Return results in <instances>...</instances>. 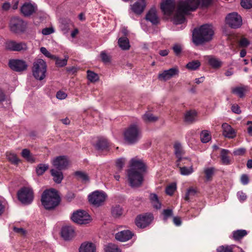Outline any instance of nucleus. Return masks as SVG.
I'll list each match as a JSON object with an SVG mask.
<instances>
[{"label": "nucleus", "instance_id": "obj_1", "mask_svg": "<svg viewBox=\"0 0 252 252\" xmlns=\"http://www.w3.org/2000/svg\"><path fill=\"white\" fill-rule=\"evenodd\" d=\"M213 1V0H179L175 4L174 0H162L160 8L165 15H174L173 23L178 25L183 23L185 21V15L196 9L200 4L203 6H206Z\"/></svg>", "mask_w": 252, "mask_h": 252}, {"label": "nucleus", "instance_id": "obj_2", "mask_svg": "<svg viewBox=\"0 0 252 252\" xmlns=\"http://www.w3.org/2000/svg\"><path fill=\"white\" fill-rule=\"evenodd\" d=\"M129 167L127 170L129 184L132 188L139 187L144 180L143 173L145 171V165L141 159L135 157L130 160Z\"/></svg>", "mask_w": 252, "mask_h": 252}, {"label": "nucleus", "instance_id": "obj_3", "mask_svg": "<svg viewBox=\"0 0 252 252\" xmlns=\"http://www.w3.org/2000/svg\"><path fill=\"white\" fill-rule=\"evenodd\" d=\"M213 27L209 25H204L198 29H195L192 33V40L196 45L208 42L212 39L214 35Z\"/></svg>", "mask_w": 252, "mask_h": 252}, {"label": "nucleus", "instance_id": "obj_4", "mask_svg": "<svg viewBox=\"0 0 252 252\" xmlns=\"http://www.w3.org/2000/svg\"><path fill=\"white\" fill-rule=\"evenodd\" d=\"M41 201L45 209L52 210L59 205L60 199L57 191L54 189H50L43 192Z\"/></svg>", "mask_w": 252, "mask_h": 252}, {"label": "nucleus", "instance_id": "obj_5", "mask_svg": "<svg viewBox=\"0 0 252 252\" xmlns=\"http://www.w3.org/2000/svg\"><path fill=\"white\" fill-rule=\"evenodd\" d=\"M124 137L126 143L133 144L137 142L141 138V131L137 125L132 124L125 129Z\"/></svg>", "mask_w": 252, "mask_h": 252}, {"label": "nucleus", "instance_id": "obj_6", "mask_svg": "<svg viewBox=\"0 0 252 252\" xmlns=\"http://www.w3.org/2000/svg\"><path fill=\"white\" fill-rule=\"evenodd\" d=\"M46 63L42 59L35 60L33 63L32 73L34 77L38 80H42L46 76L47 72Z\"/></svg>", "mask_w": 252, "mask_h": 252}, {"label": "nucleus", "instance_id": "obj_7", "mask_svg": "<svg viewBox=\"0 0 252 252\" xmlns=\"http://www.w3.org/2000/svg\"><path fill=\"white\" fill-rule=\"evenodd\" d=\"M107 197L106 194L104 191L95 190L88 195V200L91 204L99 207L103 204Z\"/></svg>", "mask_w": 252, "mask_h": 252}, {"label": "nucleus", "instance_id": "obj_8", "mask_svg": "<svg viewBox=\"0 0 252 252\" xmlns=\"http://www.w3.org/2000/svg\"><path fill=\"white\" fill-rule=\"evenodd\" d=\"M17 197L22 203L30 204L33 199L32 189L30 187H23L18 191Z\"/></svg>", "mask_w": 252, "mask_h": 252}, {"label": "nucleus", "instance_id": "obj_9", "mask_svg": "<svg viewBox=\"0 0 252 252\" xmlns=\"http://www.w3.org/2000/svg\"><path fill=\"white\" fill-rule=\"evenodd\" d=\"M27 28V23L22 19L18 17L11 18L10 22V28L12 32L15 33L24 32Z\"/></svg>", "mask_w": 252, "mask_h": 252}, {"label": "nucleus", "instance_id": "obj_10", "mask_svg": "<svg viewBox=\"0 0 252 252\" xmlns=\"http://www.w3.org/2000/svg\"><path fill=\"white\" fill-rule=\"evenodd\" d=\"M52 164L55 169L62 170L66 169L69 164V160L66 156H60L52 160Z\"/></svg>", "mask_w": 252, "mask_h": 252}, {"label": "nucleus", "instance_id": "obj_11", "mask_svg": "<svg viewBox=\"0 0 252 252\" xmlns=\"http://www.w3.org/2000/svg\"><path fill=\"white\" fill-rule=\"evenodd\" d=\"M226 22L231 28H238L242 25V19L237 13L233 12L226 16Z\"/></svg>", "mask_w": 252, "mask_h": 252}, {"label": "nucleus", "instance_id": "obj_12", "mask_svg": "<svg viewBox=\"0 0 252 252\" xmlns=\"http://www.w3.org/2000/svg\"><path fill=\"white\" fill-rule=\"evenodd\" d=\"M179 70L177 67L163 70L158 75V79L160 81H166L172 77L178 75Z\"/></svg>", "mask_w": 252, "mask_h": 252}, {"label": "nucleus", "instance_id": "obj_13", "mask_svg": "<svg viewBox=\"0 0 252 252\" xmlns=\"http://www.w3.org/2000/svg\"><path fill=\"white\" fill-rule=\"evenodd\" d=\"M5 48L7 50L13 51H25L27 50L28 47L26 43L22 42H16L9 41L5 43Z\"/></svg>", "mask_w": 252, "mask_h": 252}, {"label": "nucleus", "instance_id": "obj_14", "mask_svg": "<svg viewBox=\"0 0 252 252\" xmlns=\"http://www.w3.org/2000/svg\"><path fill=\"white\" fill-rule=\"evenodd\" d=\"M153 219V217L150 214L139 216L136 219L135 223L138 227L144 228L152 222Z\"/></svg>", "mask_w": 252, "mask_h": 252}, {"label": "nucleus", "instance_id": "obj_15", "mask_svg": "<svg viewBox=\"0 0 252 252\" xmlns=\"http://www.w3.org/2000/svg\"><path fill=\"white\" fill-rule=\"evenodd\" d=\"M61 235L65 241L71 240L75 235L74 228L70 225L63 226L61 228Z\"/></svg>", "mask_w": 252, "mask_h": 252}, {"label": "nucleus", "instance_id": "obj_16", "mask_svg": "<svg viewBox=\"0 0 252 252\" xmlns=\"http://www.w3.org/2000/svg\"><path fill=\"white\" fill-rule=\"evenodd\" d=\"M10 67L16 71H22L25 70L27 68L26 63L21 60H12L9 62Z\"/></svg>", "mask_w": 252, "mask_h": 252}, {"label": "nucleus", "instance_id": "obj_17", "mask_svg": "<svg viewBox=\"0 0 252 252\" xmlns=\"http://www.w3.org/2000/svg\"><path fill=\"white\" fill-rule=\"evenodd\" d=\"M174 153L178 158L177 162L180 161L188 160L190 161V158H182V156L184 154L185 152L183 149L181 144L179 142H175L174 144Z\"/></svg>", "mask_w": 252, "mask_h": 252}, {"label": "nucleus", "instance_id": "obj_18", "mask_svg": "<svg viewBox=\"0 0 252 252\" xmlns=\"http://www.w3.org/2000/svg\"><path fill=\"white\" fill-rule=\"evenodd\" d=\"M221 127L222 135L225 137L232 139L236 136V131L230 125L227 123H223L221 126Z\"/></svg>", "mask_w": 252, "mask_h": 252}, {"label": "nucleus", "instance_id": "obj_19", "mask_svg": "<svg viewBox=\"0 0 252 252\" xmlns=\"http://www.w3.org/2000/svg\"><path fill=\"white\" fill-rule=\"evenodd\" d=\"M37 9L34 3L27 2L24 3L21 8V12L25 16H30Z\"/></svg>", "mask_w": 252, "mask_h": 252}, {"label": "nucleus", "instance_id": "obj_20", "mask_svg": "<svg viewBox=\"0 0 252 252\" xmlns=\"http://www.w3.org/2000/svg\"><path fill=\"white\" fill-rule=\"evenodd\" d=\"M146 5V0H137V1L131 5V9L135 13L140 14L144 11Z\"/></svg>", "mask_w": 252, "mask_h": 252}, {"label": "nucleus", "instance_id": "obj_21", "mask_svg": "<svg viewBox=\"0 0 252 252\" xmlns=\"http://www.w3.org/2000/svg\"><path fill=\"white\" fill-rule=\"evenodd\" d=\"M133 234L129 230H123L117 233L115 238L120 241L125 242L131 238Z\"/></svg>", "mask_w": 252, "mask_h": 252}, {"label": "nucleus", "instance_id": "obj_22", "mask_svg": "<svg viewBox=\"0 0 252 252\" xmlns=\"http://www.w3.org/2000/svg\"><path fill=\"white\" fill-rule=\"evenodd\" d=\"M146 19L154 25L157 24L158 23V18L155 8H151L148 11L146 15Z\"/></svg>", "mask_w": 252, "mask_h": 252}, {"label": "nucleus", "instance_id": "obj_23", "mask_svg": "<svg viewBox=\"0 0 252 252\" xmlns=\"http://www.w3.org/2000/svg\"><path fill=\"white\" fill-rule=\"evenodd\" d=\"M80 252H96V246L91 242L83 243L80 246Z\"/></svg>", "mask_w": 252, "mask_h": 252}, {"label": "nucleus", "instance_id": "obj_24", "mask_svg": "<svg viewBox=\"0 0 252 252\" xmlns=\"http://www.w3.org/2000/svg\"><path fill=\"white\" fill-rule=\"evenodd\" d=\"M230 152L229 150L222 149L221 150L220 157L222 164L229 165L231 163V160L229 155Z\"/></svg>", "mask_w": 252, "mask_h": 252}, {"label": "nucleus", "instance_id": "obj_25", "mask_svg": "<svg viewBox=\"0 0 252 252\" xmlns=\"http://www.w3.org/2000/svg\"><path fill=\"white\" fill-rule=\"evenodd\" d=\"M92 220L91 216L84 210H80V225L87 224Z\"/></svg>", "mask_w": 252, "mask_h": 252}, {"label": "nucleus", "instance_id": "obj_26", "mask_svg": "<svg viewBox=\"0 0 252 252\" xmlns=\"http://www.w3.org/2000/svg\"><path fill=\"white\" fill-rule=\"evenodd\" d=\"M109 147L108 141L105 139L99 140L95 145V149L99 151H108Z\"/></svg>", "mask_w": 252, "mask_h": 252}, {"label": "nucleus", "instance_id": "obj_27", "mask_svg": "<svg viewBox=\"0 0 252 252\" xmlns=\"http://www.w3.org/2000/svg\"><path fill=\"white\" fill-rule=\"evenodd\" d=\"M209 64L213 68H217L221 66L222 62L215 57L209 56L206 57Z\"/></svg>", "mask_w": 252, "mask_h": 252}, {"label": "nucleus", "instance_id": "obj_28", "mask_svg": "<svg viewBox=\"0 0 252 252\" xmlns=\"http://www.w3.org/2000/svg\"><path fill=\"white\" fill-rule=\"evenodd\" d=\"M249 91L247 86H240L232 88V93L236 94L239 97H243L244 96L245 93Z\"/></svg>", "mask_w": 252, "mask_h": 252}, {"label": "nucleus", "instance_id": "obj_29", "mask_svg": "<svg viewBox=\"0 0 252 252\" xmlns=\"http://www.w3.org/2000/svg\"><path fill=\"white\" fill-rule=\"evenodd\" d=\"M51 173L53 177L54 181L58 184L61 183L63 179V174L61 170L56 169H52L51 170Z\"/></svg>", "mask_w": 252, "mask_h": 252}, {"label": "nucleus", "instance_id": "obj_30", "mask_svg": "<svg viewBox=\"0 0 252 252\" xmlns=\"http://www.w3.org/2000/svg\"><path fill=\"white\" fill-rule=\"evenodd\" d=\"M149 197L150 201L154 208L157 209H159L161 208V202L159 201V198L156 194L151 193Z\"/></svg>", "mask_w": 252, "mask_h": 252}, {"label": "nucleus", "instance_id": "obj_31", "mask_svg": "<svg viewBox=\"0 0 252 252\" xmlns=\"http://www.w3.org/2000/svg\"><path fill=\"white\" fill-rule=\"evenodd\" d=\"M21 155L27 161L30 162H34L35 161V158L31 154L30 151L27 149L23 150Z\"/></svg>", "mask_w": 252, "mask_h": 252}, {"label": "nucleus", "instance_id": "obj_32", "mask_svg": "<svg viewBox=\"0 0 252 252\" xmlns=\"http://www.w3.org/2000/svg\"><path fill=\"white\" fill-rule=\"evenodd\" d=\"M215 168L213 167H208L204 168V173L206 181H210L215 172Z\"/></svg>", "mask_w": 252, "mask_h": 252}, {"label": "nucleus", "instance_id": "obj_33", "mask_svg": "<svg viewBox=\"0 0 252 252\" xmlns=\"http://www.w3.org/2000/svg\"><path fill=\"white\" fill-rule=\"evenodd\" d=\"M247 235L245 230H237L232 232V237L235 240H239Z\"/></svg>", "mask_w": 252, "mask_h": 252}, {"label": "nucleus", "instance_id": "obj_34", "mask_svg": "<svg viewBox=\"0 0 252 252\" xmlns=\"http://www.w3.org/2000/svg\"><path fill=\"white\" fill-rule=\"evenodd\" d=\"M118 44L120 47L123 50H128L130 47L129 40L126 37L120 38Z\"/></svg>", "mask_w": 252, "mask_h": 252}, {"label": "nucleus", "instance_id": "obj_35", "mask_svg": "<svg viewBox=\"0 0 252 252\" xmlns=\"http://www.w3.org/2000/svg\"><path fill=\"white\" fill-rule=\"evenodd\" d=\"M104 250L105 252H121L118 247L112 243H109L105 245Z\"/></svg>", "mask_w": 252, "mask_h": 252}, {"label": "nucleus", "instance_id": "obj_36", "mask_svg": "<svg viewBox=\"0 0 252 252\" xmlns=\"http://www.w3.org/2000/svg\"><path fill=\"white\" fill-rule=\"evenodd\" d=\"M6 157L8 160L13 164H17L20 161V159H18V158L17 157V155L12 152H7Z\"/></svg>", "mask_w": 252, "mask_h": 252}, {"label": "nucleus", "instance_id": "obj_37", "mask_svg": "<svg viewBox=\"0 0 252 252\" xmlns=\"http://www.w3.org/2000/svg\"><path fill=\"white\" fill-rule=\"evenodd\" d=\"M200 62L198 60L192 61L189 62L186 65V67L191 70H195L197 69L200 66Z\"/></svg>", "mask_w": 252, "mask_h": 252}, {"label": "nucleus", "instance_id": "obj_38", "mask_svg": "<svg viewBox=\"0 0 252 252\" xmlns=\"http://www.w3.org/2000/svg\"><path fill=\"white\" fill-rule=\"evenodd\" d=\"M200 139L202 143L208 142L211 139L210 132L208 130H203L200 133Z\"/></svg>", "mask_w": 252, "mask_h": 252}, {"label": "nucleus", "instance_id": "obj_39", "mask_svg": "<svg viewBox=\"0 0 252 252\" xmlns=\"http://www.w3.org/2000/svg\"><path fill=\"white\" fill-rule=\"evenodd\" d=\"M196 113L194 111H189L185 115V120L187 122H192L195 120Z\"/></svg>", "mask_w": 252, "mask_h": 252}, {"label": "nucleus", "instance_id": "obj_40", "mask_svg": "<svg viewBox=\"0 0 252 252\" xmlns=\"http://www.w3.org/2000/svg\"><path fill=\"white\" fill-rule=\"evenodd\" d=\"M180 173L182 175L188 176L192 174L194 170L193 169L192 165H191L189 167H180Z\"/></svg>", "mask_w": 252, "mask_h": 252}, {"label": "nucleus", "instance_id": "obj_41", "mask_svg": "<svg viewBox=\"0 0 252 252\" xmlns=\"http://www.w3.org/2000/svg\"><path fill=\"white\" fill-rule=\"evenodd\" d=\"M142 119L146 123H149L157 121L158 118L157 117L154 116L152 114L147 112L143 116Z\"/></svg>", "mask_w": 252, "mask_h": 252}, {"label": "nucleus", "instance_id": "obj_42", "mask_svg": "<svg viewBox=\"0 0 252 252\" xmlns=\"http://www.w3.org/2000/svg\"><path fill=\"white\" fill-rule=\"evenodd\" d=\"M176 184L175 183H172L166 187L165 189V192L167 195L171 196L173 194L175 191L176 190Z\"/></svg>", "mask_w": 252, "mask_h": 252}, {"label": "nucleus", "instance_id": "obj_43", "mask_svg": "<svg viewBox=\"0 0 252 252\" xmlns=\"http://www.w3.org/2000/svg\"><path fill=\"white\" fill-rule=\"evenodd\" d=\"M90 182V178L88 175L84 172L80 171V184L87 185Z\"/></svg>", "mask_w": 252, "mask_h": 252}, {"label": "nucleus", "instance_id": "obj_44", "mask_svg": "<svg viewBox=\"0 0 252 252\" xmlns=\"http://www.w3.org/2000/svg\"><path fill=\"white\" fill-rule=\"evenodd\" d=\"M123 209L120 206H116L112 209V214L115 218L119 217L123 214Z\"/></svg>", "mask_w": 252, "mask_h": 252}, {"label": "nucleus", "instance_id": "obj_45", "mask_svg": "<svg viewBox=\"0 0 252 252\" xmlns=\"http://www.w3.org/2000/svg\"><path fill=\"white\" fill-rule=\"evenodd\" d=\"M87 78L90 81L94 82L98 80L99 77L97 74L94 73V72L90 70H88Z\"/></svg>", "mask_w": 252, "mask_h": 252}, {"label": "nucleus", "instance_id": "obj_46", "mask_svg": "<svg viewBox=\"0 0 252 252\" xmlns=\"http://www.w3.org/2000/svg\"><path fill=\"white\" fill-rule=\"evenodd\" d=\"M49 166L46 164H39L36 169V172L38 175H42L46 170L48 168Z\"/></svg>", "mask_w": 252, "mask_h": 252}, {"label": "nucleus", "instance_id": "obj_47", "mask_svg": "<svg viewBox=\"0 0 252 252\" xmlns=\"http://www.w3.org/2000/svg\"><path fill=\"white\" fill-rule=\"evenodd\" d=\"M8 204L6 200L3 197H0V216H1L7 208Z\"/></svg>", "mask_w": 252, "mask_h": 252}, {"label": "nucleus", "instance_id": "obj_48", "mask_svg": "<svg viewBox=\"0 0 252 252\" xmlns=\"http://www.w3.org/2000/svg\"><path fill=\"white\" fill-rule=\"evenodd\" d=\"M53 59L56 60V64L59 67L64 66L67 64V58L60 59L56 56Z\"/></svg>", "mask_w": 252, "mask_h": 252}, {"label": "nucleus", "instance_id": "obj_49", "mask_svg": "<svg viewBox=\"0 0 252 252\" xmlns=\"http://www.w3.org/2000/svg\"><path fill=\"white\" fill-rule=\"evenodd\" d=\"M197 189L195 188H190L189 189L185 196L186 200H189L190 196L191 195H194L197 193Z\"/></svg>", "mask_w": 252, "mask_h": 252}, {"label": "nucleus", "instance_id": "obj_50", "mask_svg": "<svg viewBox=\"0 0 252 252\" xmlns=\"http://www.w3.org/2000/svg\"><path fill=\"white\" fill-rule=\"evenodd\" d=\"M232 247L230 246H226L224 247L223 246L219 247L217 249V252H232Z\"/></svg>", "mask_w": 252, "mask_h": 252}, {"label": "nucleus", "instance_id": "obj_51", "mask_svg": "<svg viewBox=\"0 0 252 252\" xmlns=\"http://www.w3.org/2000/svg\"><path fill=\"white\" fill-rule=\"evenodd\" d=\"M40 52L46 57L50 59H55L56 56L52 55L45 47H42L40 49Z\"/></svg>", "mask_w": 252, "mask_h": 252}, {"label": "nucleus", "instance_id": "obj_52", "mask_svg": "<svg viewBox=\"0 0 252 252\" xmlns=\"http://www.w3.org/2000/svg\"><path fill=\"white\" fill-rule=\"evenodd\" d=\"M126 162V159L124 158H121L117 159L116 165L119 170H121Z\"/></svg>", "mask_w": 252, "mask_h": 252}, {"label": "nucleus", "instance_id": "obj_53", "mask_svg": "<svg viewBox=\"0 0 252 252\" xmlns=\"http://www.w3.org/2000/svg\"><path fill=\"white\" fill-rule=\"evenodd\" d=\"M241 4L245 8H250L252 7V0H242Z\"/></svg>", "mask_w": 252, "mask_h": 252}, {"label": "nucleus", "instance_id": "obj_54", "mask_svg": "<svg viewBox=\"0 0 252 252\" xmlns=\"http://www.w3.org/2000/svg\"><path fill=\"white\" fill-rule=\"evenodd\" d=\"M71 219L74 222L79 224V210H76L73 213Z\"/></svg>", "mask_w": 252, "mask_h": 252}, {"label": "nucleus", "instance_id": "obj_55", "mask_svg": "<svg viewBox=\"0 0 252 252\" xmlns=\"http://www.w3.org/2000/svg\"><path fill=\"white\" fill-rule=\"evenodd\" d=\"M54 32L55 30L53 27H48L43 29L42 31V33L43 35H47L54 33Z\"/></svg>", "mask_w": 252, "mask_h": 252}, {"label": "nucleus", "instance_id": "obj_56", "mask_svg": "<svg viewBox=\"0 0 252 252\" xmlns=\"http://www.w3.org/2000/svg\"><path fill=\"white\" fill-rule=\"evenodd\" d=\"M162 214L164 217V220H166L169 217L173 215L172 210L171 209H165L163 211Z\"/></svg>", "mask_w": 252, "mask_h": 252}, {"label": "nucleus", "instance_id": "obj_57", "mask_svg": "<svg viewBox=\"0 0 252 252\" xmlns=\"http://www.w3.org/2000/svg\"><path fill=\"white\" fill-rule=\"evenodd\" d=\"M67 94L63 91H58L56 94V97L60 100H63L66 98Z\"/></svg>", "mask_w": 252, "mask_h": 252}, {"label": "nucleus", "instance_id": "obj_58", "mask_svg": "<svg viewBox=\"0 0 252 252\" xmlns=\"http://www.w3.org/2000/svg\"><path fill=\"white\" fill-rule=\"evenodd\" d=\"M246 152V149L243 148H241L236 149L233 151V154L235 156H241L243 155Z\"/></svg>", "mask_w": 252, "mask_h": 252}, {"label": "nucleus", "instance_id": "obj_59", "mask_svg": "<svg viewBox=\"0 0 252 252\" xmlns=\"http://www.w3.org/2000/svg\"><path fill=\"white\" fill-rule=\"evenodd\" d=\"M100 57L102 61L104 63H108L110 61V57L104 52H102L100 54Z\"/></svg>", "mask_w": 252, "mask_h": 252}, {"label": "nucleus", "instance_id": "obj_60", "mask_svg": "<svg viewBox=\"0 0 252 252\" xmlns=\"http://www.w3.org/2000/svg\"><path fill=\"white\" fill-rule=\"evenodd\" d=\"M237 197L240 201H244L247 198V195L242 191H238L237 194Z\"/></svg>", "mask_w": 252, "mask_h": 252}, {"label": "nucleus", "instance_id": "obj_61", "mask_svg": "<svg viewBox=\"0 0 252 252\" xmlns=\"http://www.w3.org/2000/svg\"><path fill=\"white\" fill-rule=\"evenodd\" d=\"M241 182L242 184L246 185H247L249 182V179L247 175L243 174L241 177Z\"/></svg>", "mask_w": 252, "mask_h": 252}, {"label": "nucleus", "instance_id": "obj_62", "mask_svg": "<svg viewBox=\"0 0 252 252\" xmlns=\"http://www.w3.org/2000/svg\"><path fill=\"white\" fill-rule=\"evenodd\" d=\"M174 52L176 55H179L182 50V47L180 45L176 44L173 47Z\"/></svg>", "mask_w": 252, "mask_h": 252}, {"label": "nucleus", "instance_id": "obj_63", "mask_svg": "<svg viewBox=\"0 0 252 252\" xmlns=\"http://www.w3.org/2000/svg\"><path fill=\"white\" fill-rule=\"evenodd\" d=\"M240 45L241 47H246L249 44V41L246 38H242L240 41Z\"/></svg>", "mask_w": 252, "mask_h": 252}, {"label": "nucleus", "instance_id": "obj_64", "mask_svg": "<svg viewBox=\"0 0 252 252\" xmlns=\"http://www.w3.org/2000/svg\"><path fill=\"white\" fill-rule=\"evenodd\" d=\"M231 247H232V252H245L241 248L236 246V245H231Z\"/></svg>", "mask_w": 252, "mask_h": 252}]
</instances>
